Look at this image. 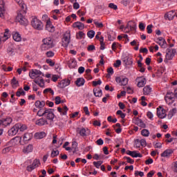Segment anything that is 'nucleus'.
<instances>
[{"instance_id":"obj_18","label":"nucleus","mask_w":177,"mask_h":177,"mask_svg":"<svg viewBox=\"0 0 177 177\" xmlns=\"http://www.w3.org/2000/svg\"><path fill=\"white\" fill-rule=\"evenodd\" d=\"M70 84H71L70 80L65 79V80H62L59 83V87L63 89V88H66V86H68V85H70Z\"/></svg>"},{"instance_id":"obj_1","label":"nucleus","mask_w":177,"mask_h":177,"mask_svg":"<svg viewBox=\"0 0 177 177\" xmlns=\"http://www.w3.org/2000/svg\"><path fill=\"white\" fill-rule=\"evenodd\" d=\"M37 115H39V117H45L50 121H53V119L55 118V113H53V111L50 109L46 108L40 109L37 111Z\"/></svg>"},{"instance_id":"obj_44","label":"nucleus","mask_w":177,"mask_h":177,"mask_svg":"<svg viewBox=\"0 0 177 177\" xmlns=\"http://www.w3.org/2000/svg\"><path fill=\"white\" fill-rule=\"evenodd\" d=\"M26 95V92H24V90L23 88H19L17 91V96L19 97V96H24Z\"/></svg>"},{"instance_id":"obj_7","label":"nucleus","mask_w":177,"mask_h":177,"mask_svg":"<svg viewBox=\"0 0 177 177\" xmlns=\"http://www.w3.org/2000/svg\"><path fill=\"white\" fill-rule=\"evenodd\" d=\"M165 102L167 104H172L174 102H175V97H174V93L172 92H167L165 96Z\"/></svg>"},{"instance_id":"obj_63","label":"nucleus","mask_w":177,"mask_h":177,"mask_svg":"<svg viewBox=\"0 0 177 177\" xmlns=\"http://www.w3.org/2000/svg\"><path fill=\"white\" fill-rule=\"evenodd\" d=\"M62 103V98L59 96L55 97V104H60Z\"/></svg>"},{"instance_id":"obj_36","label":"nucleus","mask_w":177,"mask_h":177,"mask_svg":"<svg viewBox=\"0 0 177 177\" xmlns=\"http://www.w3.org/2000/svg\"><path fill=\"white\" fill-rule=\"evenodd\" d=\"M17 4L23 9V10H26L27 9V6L24 4L23 0H15Z\"/></svg>"},{"instance_id":"obj_39","label":"nucleus","mask_w":177,"mask_h":177,"mask_svg":"<svg viewBox=\"0 0 177 177\" xmlns=\"http://www.w3.org/2000/svg\"><path fill=\"white\" fill-rule=\"evenodd\" d=\"M143 93L144 95H150V93H151V87H150L149 86H146L143 88Z\"/></svg>"},{"instance_id":"obj_12","label":"nucleus","mask_w":177,"mask_h":177,"mask_svg":"<svg viewBox=\"0 0 177 177\" xmlns=\"http://www.w3.org/2000/svg\"><path fill=\"white\" fill-rule=\"evenodd\" d=\"M17 21H19L20 24H22L24 26H26L28 23V20H27V19H26V17H24V16H23V15L21 14H19L17 15Z\"/></svg>"},{"instance_id":"obj_20","label":"nucleus","mask_w":177,"mask_h":177,"mask_svg":"<svg viewBox=\"0 0 177 177\" xmlns=\"http://www.w3.org/2000/svg\"><path fill=\"white\" fill-rule=\"evenodd\" d=\"M175 16H176V12L171 10L165 14V17H167L168 20H174Z\"/></svg>"},{"instance_id":"obj_43","label":"nucleus","mask_w":177,"mask_h":177,"mask_svg":"<svg viewBox=\"0 0 177 177\" xmlns=\"http://www.w3.org/2000/svg\"><path fill=\"white\" fill-rule=\"evenodd\" d=\"M32 165H33L35 169L38 168V167H39L41 165V162L38 159H35L33 160V162H32Z\"/></svg>"},{"instance_id":"obj_23","label":"nucleus","mask_w":177,"mask_h":177,"mask_svg":"<svg viewBox=\"0 0 177 177\" xmlns=\"http://www.w3.org/2000/svg\"><path fill=\"white\" fill-rule=\"evenodd\" d=\"M12 38L15 42H21V35L17 32L12 34Z\"/></svg>"},{"instance_id":"obj_45","label":"nucleus","mask_w":177,"mask_h":177,"mask_svg":"<svg viewBox=\"0 0 177 177\" xmlns=\"http://www.w3.org/2000/svg\"><path fill=\"white\" fill-rule=\"evenodd\" d=\"M59 150H55L53 149L52 151H51V154H50V157L52 158H55V157H57V156H59Z\"/></svg>"},{"instance_id":"obj_22","label":"nucleus","mask_w":177,"mask_h":177,"mask_svg":"<svg viewBox=\"0 0 177 177\" xmlns=\"http://www.w3.org/2000/svg\"><path fill=\"white\" fill-rule=\"evenodd\" d=\"M57 111H59V113H60L61 115H66L67 111H68V108L66 105L64 106L63 109L58 107Z\"/></svg>"},{"instance_id":"obj_55","label":"nucleus","mask_w":177,"mask_h":177,"mask_svg":"<svg viewBox=\"0 0 177 177\" xmlns=\"http://www.w3.org/2000/svg\"><path fill=\"white\" fill-rule=\"evenodd\" d=\"M10 150H12V148L10 147H6L2 150V153L6 154L7 153H9Z\"/></svg>"},{"instance_id":"obj_26","label":"nucleus","mask_w":177,"mask_h":177,"mask_svg":"<svg viewBox=\"0 0 177 177\" xmlns=\"http://www.w3.org/2000/svg\"><path fill=\"white\" fill-rule=\"evenodd\" d=\"M9 38H10V35H9V30L6 29L3 36L1 37V42H5V41H7V39H9Z\"/></svg>"},{"instance_id":"obj_30","label":"nucleus","mask_w":177,"mask_h":177,"mask_svg":"<svg viewBox=\"0 0 177 177\" xmlns=\"http://www.w3.org/2000/svg\"><path fill=\"white\" fill-rule=\"evenodd\" d=\"M177 113V109L176 108H174L172 109H171L169 111V113L167 114V118L168 120H171L172 118V117H174V115H175Z\"/></svg>"},{"instance_id":"obj_42","label":"nucleus","mask_w":177,"mask_h":177,"mask_svg":"<svg viewBox=\"0 0 177 177\" xmlns=\"http://www.w3.org/2000/svg\"><path fill=\"white\" fill-rule=\"evenodd\" d=\"M161 48H163V49L167 48V41L165 39L162 40L161 41H156Z\"/></svg>"},{"instance_id":"obj_38","label":"nucleus","mask_w":177,"mask_h":177,"mask_svg":"<svg viewBox=\"0 0 177 177\" xmlns=\"http://www.w3.org/2000/svg\"><path fill=\"white\" fill-rule=\"evenodd\" d=\"M93 93L96 97H101L102 95H103L101 89H94Z\"/></svg>"},{"instance_id":"obj_41","label":"nucleus","mask_w":177,"mask_h":177,"mask_svg":"<svg viewBox=\"0 0 177 177\" xmlns=\"http://www.w3.org/2000/svg\"><path fill=\"white\" fill-rule=\"evenodd\" d=\"M141 135L145 138H148V136H150V131L146 129H144L141 131Z\"/></svg>"},{"instance_id":"obj_37","label":"nucleus","mask_w":177,"mask_h":177,"mask_svg":"<svg viewBox=\"0 0 177 177\" xmlns=\"http://www.w3.org/2000/svg\"><path fill=\"white\" fill-rule=\"evenodd\" d=\"M2 124L3 127H8V125H10L12 124V118H8L6 120L2 121Z\"/></svg>"},{"instance_id":"obj_58","label":"nucleus","mask_w":177,"mask_h":177,"mask_svg":"<svg viewBox=\"0 0 177 177\" xmlns=\"http://www.w3.org/2000/svg\"><path fill=\"white\" fill-rule=\"evenodd\" d=\"M109 8H110L111 9H113V10H117L118 9L117 5L113 3L109 4Z\"/></svg>"},{"instance_id":"obj_62","label":"nucleus","mask_w":177,"mask_h":177,"mask_svg":"<svg viewBox=\"0 0 177 177\" xmlns=\"http://www.w3.org/2000/svg\"><path fill=\"white\" fill-rule=\"evenodd\" d=\"M93 86H97V85H102V80H99L98 81L93 82Z\"/></svg>"},{"instance_id":"obj_50","label":"nucleus","mask_w":177,"mask_h":177,"mask_svg":"<svg viewBox=\"0 0 177 177\" xmlns=\"http://www.w3.org/2000/svg\"><path fill=\"white\" fill-rule=\"evenodd\" d=\"M94 24L96 26V27H98V28H102L103 24L102 22L97 21L96 19L93 21Z\"/></svg>"},{"instance_id":"obj_32","label":"nucleus","mask_w":177,"mask_h":177,"mask_svg":"<svg viewBox=\"0 0 177 177\" xmlns=\"http://www.w3.org/2000/svg\"><path fill=\"white\" fill-rule=\"evenodd\" d=\"M35 84L39 85L41 88H45V82H44V79L42 78H39L36 80H35Z\"/></svg>"},{"instance_id":"obj_54","label":"nucleus","mask_w":177,"mask_h":177,"mask_svg":"<svg viewBox=\"0 0 177 177\" xmlns=\"http://www.w3.org/2000/svg\"><path fill=\"white\" fill-rule=\"evenodd\" d=\"M46 63H47V64H49V66H50V67H53V66H55V62H53L50 59H47L46 60Z\"/></svg>"},{"instance_id":"obj_51","label":"nucleus","mask_w":177,"mask_h":177,"mask_svg":"<svg viewBox=\"0 0 177 177\" xmlns=\"http://www.w3.org/2000/svg\"><path fill=\"white\" fill-rule=\"evenodd\" d=\"M87 37H88V38L92 39V38H93V37H95V31H93V30L88 31L87 32Z\"/></svg>"},{"instance_id":"obj_34","label":"nucleus","mask_w":177,"mask_h":177,"mask_svg":"<svg viewBox=\"0 0 177 177\" xmlns=\"http://www.w3.org/2000/svg\"><path fill=\"white\" fill-rule=\"evenodd\" d=\"M35 106L37 107V109H42L45 106V102L44 101H36L35 103Z\"/></svg>"},{"instance_id":"obj_4","label":"nucleus","mask_w":177,"mask_h":177,"mask_svg":"<svg viewBox=\"0 0 177 177\" xmlns=\"http://www.w3.org/2000/svg\"><path fill=\"white\" fill-rule=\"evenodd\" d=\"M70 39H71V34L70 31H67L64 34L62 40V45L64 48H67L68 46V44H70Z\"/></svg>"},{"instance_id":"obj_8","label":"nucleus","mask_w":177,"mask_h":177,"mask_svg":"<svg viewBox=\"0 0 177 177\" xmlns=\"http://www.w3.org/2000/svg\"><path fill=\"white\" fill-rule=\"evenodd\" d=\"M157 115L158 118L164 119L167 117V111L162 106H159L157 108Z\"/></svg>"},{"instance_id":"obj_3","label":"nucleus","mask_w":177,"mask_h":177,"mask_svg":"<svg viewBox=\"0 0 177 177\" xmlns=\"http://www.w3.org/2000/svg\"><path fill=\"white\" fill-rule=\"evenodd\" d=\"M31 26L35 30H38L39 31L44 30V24L37 17H33L32 19Z\"/></svg>"},{"instance_id":"obj_9","label":"nucleus","mask_w":177,"mask_h":177,"mask_svg":"<svg viewBox=\"0 0 177 177\" xmlns=\"http://www.w3.org/2000/svg\"><path fill=\"white\" fill-rule=\"evenodd\" d=\"M136 82H137V86L138 88H143L146 85V78L145 77H138L136 79Z\"/></svg>"},{"instance_id":"obj_49","label":"nucleus","mask_w":177,"mask_h":177,"mask_svg":"<svg viewBox=\"0 0 177 177\" xmlns=\"http://www.w3.org/2000/svg\"><path fill=\"white\" fill-rule=\"evenodd\" d=\"M43 93H50L53 95H55V92L50 88H48L44 89Z\"/></svg>"},{"instance_id":"obj_2","label":"nucleus","mask_w":177,"mask_h":177,"mask_svg":"<svg viewBox=\"0 0 177 177\" xmlns=\"http://www.w3.org/2000/svg\"><path fill=\"white\" fill-rule=\"evenodd\" d=\"M43 44L41 46V50H48V49H51L55 45L53 44V39L52 37H46L43 39Z\"/></svg>"},{"instance_id":"obj_35","label":"nucleus","mask_w":177,"mask_h":177,"mask_svg":"<svg viewBox=\"0 0 177 177\" xmlns=\"http://www.w3.org/2000/svg\"><path fill=\"white\" fill-rule=\"evenodd\" d=\"M17 127L18 128V131H20V132H24V131L27 129V126H26V124L18 123L17 124Z\"/></svg>"},{"instance_id":"obj_48","label":"nucleus","mask_w":177,"mask_h":177,"mask_svg":"<svg viewBox=\"0 0 177 177\" xmlns=\"http://www.w3.org/2000/svg\"><path fill=\"white\" fill-rule=\"evenodd\" d=\"M85 36V33L84 32H79L77 35H76V38L77 39H82V38H84V37Z\"/></svg>"},{"instance_id":"obj_24","label":"nucleus","mask_w":177,"mask_h":177,"mask_svg":"<svg viewBox=\"0 0 177 177\" xmlns=\"http://www.w3.org/2000/svg\"><path fill=\"white\" fill-rule=\"evenodd\" d=\"M0 17H5V8H3V0H0Z\"/></svg>"},{"instance_id":"obj_40","label":"nucleus","mask_w":177,"mask_h":177,"mask_svg":"<svg viewBox=\"0 0 177 177\" xmlns=\"http://www.w3.org/2000/svg\"><path fill=\"white\" fill-rule=\"evenodd\" d=\"M11 85L12 88H17L19 86V81L16 80V77H13L11 80Z\"/></svg>"},{"instance_id":"obj_56","label":"nucleus","mask_w":177,"mask_h":177,"mask_svg":"<svg viewBox=\"0 0 177 177\" xmlns=\"http://www.w3.org/2000/svg\"><path fill=\"white\" fill-rule=\"evenodd\" d=\"M141 104L142 106H147V102H146V97H141Z\"/></svg>"},{"instance_id":"obj_25","label":"nucleus","mask_w":177,"mask_h":177,"mask_svg":"<svg viewBox=\"0 0 177 177\" xmlns=\"http://www.w3.org/2000/svg\"><path fill=\"white\" fill-rule=\"evenodd\" d=\"M9 38H10V35H9V30L6 29L3 36L1 37V42H5V41H7V39H9Z\"/></svg>"},{"instance_id":"obj_21","label":"nucleus","mask_w":177,"mask_h":177,"mask_svg":"<svg viewBox=\"0 0 177 177\" xmlns=\"http://www.w3.org/2000/svg\"><path fill=\"white\" fill-rule=\"evenodd\" d=\"M36 125L39 127H42L44 125H48V120L44 118H40L37 120L35 122Z\"/></svg>"},{"instance_id":"obj_28","label":"nucleus","mask_w":177,"mask_h":177,"mask_svg":"<svg viewBox=\"0 0 177 177\" xmlns=\"http://www.w3.org/2000/svg\"><path fill=\"white\" fill-rule=\"evenodd\" d=\"M68 66L70 68H75L77 67V61L74 58H71L68 61Z\"/></svg>"},{"instance_id":"obj_61","label":"nucleus","mask_w":177,"mask_h":177,"mask_svg":"<svg viewBox=\"0 0 177 177\" xmlns=\"http://www.w3.org/2000/svg\"><path fill=\"white\" fill-rule=\"evenodd\" d=\"M102 164H103V162H102V161L93 162V165L97 168H100V165H102Z\"/></svg>"},{"instance_id":"obj_6","label":"nucleus","mask_w":177,"mask_h":177,"mask_svg":"<svg viewBox=\"0 0 177 177\" xmlns=\"http://www.w3.org/2000/svg\"><path fill=\"white\" fill-rule=\"evenodd\" d=\"M41 75H42V72L39 70H32L29 72V76L32 80H35V81L41 78Z\"/></svg>"},{"instance_id":"obj_5","label":"nucleus","mask_w":177,"mask_h":177,"mask_svg":"<svg viewBox=\"0 0 177 177\" xmlns=\"http://www.w3.org/2000/svg\"><path fill=\"white\" fill-rule=\"evenodd\" d=\"M115 81L117 84H119V85L125 86V85H128V81H129V80L128 79V77L124 75H122V76L116 77Z\"/></svg>"},{"instance_id":"obj_46","label":"nucleus","mask_w":177,"mask_h":177,"mask_svg":"<svg viewBox=\"0 0 177 177\" xmlns=\"http://www.w3.org/2000/svg\"><path fill=\"white\" fill-rule=\"evenodd\" d=\"M1 68L6 73H7V71H12L13 70V67H11V66L6 67V65H2Z\"/></svg>"},{"instance_id":"obj_59","label":"nucleus","mask_w":177,"mask_h":177,"mask_svg":"<svg viewBox=\"0 0 177 177\" xmlns=\"http://www.w3.org/2000/svg\"><path fill=\"white\" fill-rule=\"evenodd\" d=\"M34 169H35V167H33L32 165H28L26 167V171H28V172H31V171H34Z\"/></svg>"},{"instance_id":"obj_13","label":"nucleus","mask_w":177,"mask_h":177,"mask_svg":"<svg viewBox=\"0 0 177 177\" xmlns=\"http://www.w3.org/2000/svg\"><path fill=\"white\" fill-rule=\"evenodd\" d=\"M80 136H89L91 135V130L88 128H82L79 131Z\"/></svg>"},{"instance_id":"obj_16","label":"nucleus","mask_w":177,"mask_h":177,"mask_svg":"<svg viewBox=\"0 0 177 177\" xmlns=\"http://www.w3.org/2000/svg\"><path fill=\"white\" fill-rule=\"evenodd\" d=\"M34 147L32 146V145H28L24 147L22 149V153H24V154H28V153H32Z\"/></svg>"},{"instance_id":"obj_27","label":"nucleus","mask_w":177,"mask_h":177,"mask_svg":"<svg viewBox=\"0 0 177 177\" xmlns=\"http://www.w3.org/2000/svg\"><path fill=\"white\" fill-rule=\"evenodd\" d=\"M31 139H32V133H26L23 136V142H28Z\"/></svg>"},{"instance_id":"obj_31","label":"nucleus","mask_w":177,"mask_h":177,"mask_svg":"<svg viewBox=\"0 0 177 177\" xmlns=\"http://www.w3.org/2000/svg\"><path fill=\"white\" fill-rule=\"evenodd\" d=\"M46 136V133L44 131L36 133L35 134V138L36 139H44V138H45Z\"/></svg>"},{"instance_id":"obj_11","label":"nucleus","mask_w":177,"mask_h":177,"mask_svg":"<svg viewBox=\"0 0 177 177\" xmlns=\"http://www.w3.org/2000/svg\"><path fill=\"white\" fill-rule=\"evenodd\" d=\"M46 30L49 32H55V26L52 24L50 19H48L46 22Z\"/></svg>"},{"instance_id":"obj_57","label":"nucleus","mask_w":177,"mask_h":177,"mask_svg":"<svg viewBox=\"0 0 177 177\" xmlns=\"http://www.w3.org/2000/svg\"><path fill=\"white\" fill-rule=\"evenodd\" d=\"M116 114L120 115L121 118H125V113H122L121 110L117 111Z\"/></svg>"},{"instance_id":"obj_52","label":"nucleus","mask_w":177,"mask_h":177,"mask_svg":"<svg viewBox=\"0 0 177 177\" xmlns=\"http://www.w3.org/2000/svg\"><path fill=\"white\" fill-rule=\"evenodd\" d=\"M46 57H53L55 56V53L52 50L47 51L46 53Z\"/></svg>"},{"instance_id":"obj_15","label":"nucleus","mask_w":177,"mask_h":177,"mask_svg":"<svg viewBox=\"0 0 177 177\" xmlns=\"http://www.w3.org/2000/svg\"><path fill=\"white\" fill-rule=\"evenodd\" d=\"M10 143L12 145V146H19V145H21V137L17 136L12 138L10 140Z\"/></svg>"},{"instance_id":"obj_33","label":"nucleus","mask_w":177,"mask_h":177,"mask_svg":"<svg viewBox=\"0 0 177 177\" xmlns=\"http://www.w3.org/2000/svg\"><path fill=\"white\" fill-rule=\"evenodd\" d=\"M75 84L77 86H83V85L85 84V80H84L82 77L78 78L76 80Z\"/></svg>"},{"instance_id":"obj_10","label":"nucleus","mask_w":177,"mask_h":177,"mask_svg":"<svg viewBox=\"0 0 177 177\" xmlns=\"http://www.w3.org/2000/svg\"><path fill=\"white\" fill-rule=\"evenodd\" d=\"M172 154H174V149H167L160 154V156L164 158H169Z\"/></svg>"},{"instance_id":"obj_53","label":"nucleus","mask_w":177,"mask_h":177,"mask_svg":"<svg viewBox=\"0 0 177 177\" xmlns=\"http://www.w3.org/2000/svg\"><path fill=\"white\" fill-rule=\"evenodd\" d=\"M8 54L9 55V56H13V55H15V48H12L10 47L8 48Z\"/></svg>"},{"instance_id":"obj_47","label":"nucleus","mask_w":177,"mask_h":177,"mask_svg":"<svg viewBox=\"0 0 177 177\" xmlns=\"http://www.w3.org/2000/svg\"><path fill=\"white\" fill-rule=\"evenodd\" d=\"M131 157H133V158H141L142 157V154L138 153V151H133L131 152Z\"/></svg>"},{"instance_id":"obj_19","label":"nucleus","mask_w":177,"mask_h":177,"mask_svg":"<svg viewBox=\"0 0 177 177\" xmlns=\"http://www.w3.org/2000/svg\"><path fill=\"white\" fill-rule=\"evenodd\" d=\"M72 27L73 28H78L79 30H84L85 25L80 21H77L73 24Z\"/></svg>"},{"instance_id":"obj_60","label":"nucleus","mask_w":177,"mask_h":177,"mask_svg":"<svg viewBox=\"0 0 177 177\" xmlns=\"http://www.w3.org/2000/svg\"><path fill=\"white\" fill-rule=\"evenodd\" d=\"M151 28H153V25H148L147 27V33L148 34H151L153 32V30H151Z\"/></svg>"},{"instance_id":"obj_64","label":"nucleus","mask_w":177,"mask_h":177,"mask_svg":"<svg viewBox=\"0 0 177 177\" xmlns=\"http://www.w3.org/2000/svg\"><path fill=\"white\" fill-rule=\"evenodd\" d=\"M147 117H148L149 120H153V117H154V115H153V113L148 111L147 113Z\"/></svg>"},{"instance_id":"obj_14","label":"nucleus","mask_w":177,"mask_h":177,"mask_svg":"<svg viewBox=\"0 0 177 177\" xmlns=\"http://www.w3.org/2000/svg\"><path fill=\"white\" fill-rule=\"evenodd\" d=\"M175 53H176V50L169 49L166 54V59H167V60H172L175 56Z\"/></svg>"},{"instance_id":"obj_17","label":"nucleus","mask_w":177,"mask_h":177,"mask_svg":"<svg viewBox=\"0 0 177 177\" xmlns=\"http://www.w3.org/2000/svg\"><path fill=\"white\" fill-rule=\"evenodd\" d=\"M17 132H19V129L17 124H15L8 131V135L9 136H15Z\"/></svg>"},{"instance_id":"obj_29","label":"nucleus","mask_w":177,"mask_h":177,"mask_svg":"<svg viewBox=\"0 0 177 177\" xmlns=\"http://www.w3.org/2000/svg\"><path fill=\"white\" fill-rule=\"evenodd\" d=\"M135 124L141 128H146V124H145V122H143V121H142V120L140 118H136L135 120Z\"/></svg>"}]
</instances>
